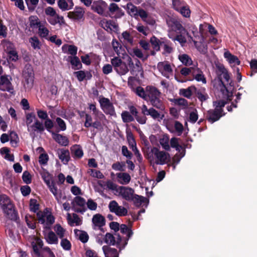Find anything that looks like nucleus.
<instances>
[{
    "label": "nucleus",
    "instance_id": "obj_1",
    "mask_svg": "<svg viewBox=\"0 0 257 257\" xmlns=\"http://www.w3.org/2000/svg\"><path fill=\"white\" fill-rule=\"evenodd\" d=\"M0 206L8 218L13 220L17 219V213L14 206L7 196L2 195L0 196Z\"/></svg>",
    "mask_w": 257,
    "mask_h": 257
},
{
    "label": "nucleus",
    "instance_id": "obj_2",
    "mask_svg": "<svg viewBox=\"0 0 257 257\" xmlns=\"http://www.w3.org/2000/svg\"><path fill=\"white\" fill-rule=\"evenodd\" d=\"M45 13L48 17L47 20L51 25L55 26L57 24H58L60 27L66 25L64 17L57 14L53 8L51 7L46 8L45 9Z\"/></svg>",
    "mask_w": 257,
    "mask_h": 257
},
{
    "label": "nucleus",
    "instance_id": "obj_3",
    "mask_svg": "<svg viewBox=\"0 0 257 257\" xmlns=\"http://www.w3.org/2000/svg\"><path fill=\"white\" fill-rule=\"evenodd\" d=\"M153 154V160L157 165H164L168 163L170 160L169 153L160 151L157 148L154 147L151 150Z\"/></svg>",
    "mask_w": 257,
    "mask_h": 257
},
{
    "label": "nucleus",
    "instance_id": "obj_4",
    "mask_svg": "<svg viewBox=\"0 0 257 257\" xmlns=\"http://www.w3.org/2000/svg\"><path fill=\"white\" fill-rule=\"evenodd\" d=\"M110 62L115 71L120 75H125L129 71L126 64L118 57H114Z\"/></svg>",
    "mask_w": 257,
    "mask_h": 257
},
{
    "label": "nucleus",
    "instance_id": "obj_5",
    "mask_svg": "<svg viewBox=\"0 0 257 257\" xmlns=\"http://www.w3.org/2000/svg\"><path fill=\"white\" fill-rule=\"evenodd\" d=\"M157 69L162 75L167 79H170L173 75V66L168 61L159 62Z\"/></svg>",
    "mask_w": 257,
    "mask_h": 257
},
{
    "label": "nucleus",
    "instance_id": "obj_6",
    "mask_svg": "<svg viewBox=\"0 0 257 257\" xmlns=\"http://www.w3.org/2000/svg\"><path fill=\"white\" fill-rule=\"evenodd\" d=\"M215 73L216 75L222 78H224L227 84H230L232 82L230 78V74L224 65L219 62L215 63Z\"/></svg>",
    "mask_w": 257,
    "mask_h": 257
},
{
    "label": "nucleus",
    "instance_id": "obj_7",
    "mask_svg": "<svg viewBox=\"0 0 257 257\" xmlns=\"http://www.w3.org/2000/svg\"><path fill=\"white\" fill-rule=\"evenodd\" d=\"M99 102L104 112L111 116H116L114 107L109 99L105 97L100 98Z\"/></svg>",
    "mask_w": 257,
    "mask_h": 257
},
{
    "label": "nucleus",
    "instance_id": "obj_8",
    "mask_svg": "<svg viewBox=\"0 0 257 257\" xmlns=\"http://www.w3.org/2000/svg\"><path fill=\"white\" fill-rule=\"evenodd\" d=\"M71 205L75 212L83 213L86 210L85 200L81 197H75L72 201Z\"/></svg>",
    "mask_w": 257,
    "mask_h": 257
},
{
    "label": "nucleus",
    "instance_id": "obj_9",
    "mask_svg": "<svg viewBox=\"0 0 257 257\" xmlns=\"http://www.w3.org/2000/svg\"><path fill=\"white\" fill-rule=\"evenodd\" d=\"M11 80L12 78L9 75H4L0 76V90L13 93L14 88Z\"/></svg>",
    "mask_w": 257,
    "mask_h": 257
},
{
    "label": "nucleus",
    "instance_id": "obj_10",
    "mask_svg": "<svg viewBox=\"0 0 257 257\" xmlns=\"http://www.w3.org/2000/svg\"><path fill=\"white\" fill-rule=\"evenodd\" d=\"M108 208L110 212L114 213L119 216H125L127 213V209L122 206L118 205L117 202L115 200L111 201L109 202Z\"/></svg>",
    "mask_w": 257,
    "mask_h": 257
},
{
    "label": "nucleus",
    "instance_id": "obj_11",
    "mask_svg": "<svg viewBox=\"0 0 257 257\" xmlns=\"http://www.w3.org/2000/svg\"><path fill=\"white\" fill-rule=\"evenodd\" d=\"M39 216V222L43 225V227L45 229H49L51 226L55 221L54 216L51 214H42L41 215L38 213Z\"/></svg>",
    "mask_w": 257,
    "mask_h": 257
},
{
    "label": "nucleus",
    "instance_id": "obj_12",
    "mask_svg": "<svg viewBox=\"0 0 257 257\" xmlns=\"http://www.w3.org/2000/svg\"><path fill=\"white\" fill-rule=\"evenodd\" d=\"M113 235L110 233H106L104 235V243L109 245H117V247L120 248L122 238L119 234Z\"/></svg>",
    "mask_w": 257,
    "mask_h": 257
},
{
    "label": "nucleus",
    "instance_id": "obj_13",
    "mask_svg": "<svg viewBox=\"0 0 257 257\" xmlns=\"http://www.w3.org/2000/svg\"><path fill=\"white\" fill-rule=\"evenodd\" d=\"M119 194L127 201H131L134 195V190L128 187L119 186L117 189Z\"/></svg>",
    "mask_w": 257,
    "mask_h": 257
},
{
    "label": "nucleus",
    "instance_id": "obj_14",
    "mask_svg": "<svg viewBox=\"0 0 257 257\" xmlns=\"http://www.w3.org/2000/svg\"><path fill=\"white\" fill-rule=\"evenodd\" d=\"M107 8V4L102 0L94 2L91 6L92 10L100 15H104Z\"/></svg>",
    "mask_w": 257,
    "mask_h": 257
},
{
    "label": "nucleus",
    "instance_id": "obj_15",
    "mask_svg": "<svg viewBox=\"0 0 257 257\" xmlns=\"http://www.w3.org/2000/svg\"><path fill=\"white\" fill-rule=\"evenodd\" d=\"M167 24L172 30L177 34H187L186 30L182 26L181 23L175 20H170L167 21Z\"/></svg>",
    "mask_w": 257,
    "mask_h": 257
},
{
    "label": "nucleus",
    "instance_id": "obj_16",
    "mask_svg": "<svg viewBox=\"0 0 257 257\" xmlns=\"http://www.w3.org/2000/svg\"><path fill=\"white\" fill-rule=\"evenodd\" d=\"M47 185L59 203H61L62 200L66 199V197L62 195L61 190L58 189L57 187L53 181Z\"/></svg>",
    "mask_w": 257,
    "mask_h": 257
},
{
    "label": "nucleus",
    "instance_id": "obj_17",
    "mask_svg": "<svg viewBox=\"0 0 257 257\" xmlns=\"http://www.w3.org/2000/svg\"><path fill=\"white\" fill-rule=\"evenodd\" d=\"M30 136L34 137L35 132H42L44 131V126L43 123L38 119H36L34 123H32L27 128Z\"/></svg>",
    "mask_w": 257,
    "mask_h": 257
},
{
    "label": "nucleus",
    "instance_id": "obj_18",
    "mask_svg": "<svg viewBox=\"0 0 257 257\" xmlns=\"http://www.w3.org/2000/svg\"><path fill=\"white\" fill-rule=\"evenodd\" d=\"M223 115L224 114H222V110L220 108H217L208 110L207 117L208 121L212 123L219 120Z\"/></svg>",
    "mask_w": 257,
    "mask_h": 257
},
{
    "label": "nucleus",
    "instance_id": "obj_19",
    "mask_svg": "<svg viewBox=\"0 0 257 257\" xmlns=\"http://www.w3.org/2000/svg\"><path fill=\"white\" fill-rule=\"evenodd\" d=\"M100 25L108 32L116 31L118 30V27L117 24L112 20H107L104 19L100 21Z\"/></svg>",
    "mask_w": 257,
    "mask_h": 257
},
{
    "label": "nucleus",
    "instance_id": "obj_20",
    "mask_svg": "<svg viewBox=\"0 0 257 257\" xmlns=\"http://www.w3.org/2000/svg\"><path fill=\"white\" fill-rule=\"evenodd\" d=\"M43 234L46 241L48 244H57L58 243V238L53 231L46 229L43 231Z\"/></svg>",
    "mask_w": 257,
    "mask_h": 257
},
{
    "label": "nucleus",
    "instance_id": "obj_21",
    "mask_svg": "<svg viewBox=\"0 0 257 257\" xmlns=\"http://www.w3.org/2000/svg\"><path fill=\"white\" fill-rule=\"evenodd\" d=\"M223 56L231 67L233 68L240 65V61L238 57L232 54L229 51H226L224 53Z\"/></svg>",
    "mask_w": 257,
    "mask_h": 257
},
{
    "label": "nucleus",
    "instance_id": "obj_22",
    "mask_svg": "<svg viewBox=\"0 0 257 257\" xmlns=\"http://www.w3.org/2000/svg\"><path fill=\"white\" fill-rule=\"evenodd\" d=\"M92 227L94 229H100L105 225L104 217L100 214H96L92 218Z\"/></svg>",
    "mask_w": 257,
    "mask_h": 257
},
{
    "label": "nucleus",
    "instance_id": "obj_23",
    "mask_svg": "<svg viewBox=\"0 0 257 257\" xmlns=\"http://www.w3.org/2000/svg\"><path fill=\"white\" fill-rule=\"evenodd\" d=\"M67 220L68 224L71 226H79L82 224V220L78 215L75 213L67 214Z\"/></svg>",
    "mask_w": 257,
    "mask_h": 257
},
{
    "label": "nucleus",
    "instance_id": "obj_24",
    "mask_svg": "<svg viewBox=\"0 0 257 257\" xmlns=\"http://www.w3.org/2000/svg\"><path fill=\"white\" fill-rule=\"evenodd\" d=\"M192 75L193 78L190 79V80L195 79L197 82H202L203 84H205L206 83V79L203 72L197 66L195 67L194 70L192 71Z\"/></svg>",
    "mask_w": 257,
    "mask_h": 257
},
{
    "label": "nucleus",
    "instance_id": "obj_25",
    "mask_svg": "<svg viewBox=\"0 0 257 257\" xmlns=\"http://www.w3.org/2000/svg\"><path fill=\"white\" fill-rule=\"evenodd\" d=\"M84 14V11L82 8L76 7L73 11L68 13L67 17L70 19L79 20L83 17Z\"/></svg>",
    "mask_w": 257,
    "mask_h": 257
},
{
    "label": "nucleus",
    "instance_id": "obj_26",
    "mask_svg": "<svg viewBox=\"0 0 257 257\" xmlns=\"http://www.w3.org/2000/svg\"><path fill=\"white\" fill-rule=\"evenodd\" d=\"M32 245L35 253L39 257H43L40 252V249L43 248V242L39 238L35 237L32 242Z\"/></svg>",
    "mask_w": 257,
    "mask_h": 257
},
{
    "label": "nucleus",
    "instance_id": "obj_27",
    "mask_svg": "<svg viewBox=\"0 0 257 257\" xmlns=\"http://www.w3.org/2000/svg\"><path fill=\"white\" fill-rule=\"evenodd\" d=\"M53 139L60 145L67 146L69 145V140L67 137L54 132H52Z\"/></svg>",
    "mask_w": 257,
    "mask_h": 257
},
{
    "label": "nucleus",
    "instance_id": "obj_28",
    "mask_svg": "<svg viewBox=\"0 0 257 257\" xmlns=\"http://www.w3.org/2000/svg\"><path fill=\"white\" fill-rule=\"evenodd\" d=\"M117 181L121 185L128 184L131 180L129 174L125 172H119L116 174Z\"/></svg>",
    "mask_w": 257,
    "mask_h": 257
},
{
    "label": "nucleus",
    "instance_id": "obj_29",
    "mask_svg": "<svg viewBox=\"0 0 257 257\" xmlns=\"http://www.w3.org/2000/svg\"><path fill=\"white\" fill-rule=\"evenodd\" d=\"M24 85L26 88L31 89L33 86L34 75L32 72H25L24 73Z\"/></svg>",
    "mask_w": 257,
    "mask_h": 257
},
{
    "label": "nucleus",
    "instance_id": "obj_30",
    "mask_svg": "<svg viewBox=\"0 0 257 257\" xmlns=\"http://www.w3.org/2000/svg\"><path fill=\"white\" fill-rule=\"evenodd\" d=\"M131 201H133L134 205L137 207L142 205H146L147 206L149 203V200L146 197L136 194H134Z\"/></svg>",
    "mask_w": 257,
    "mask_h": 257
},
{
    "label": "nucleus",
    "instance_id": "obj_31",
    "mask_svg": "<svg viewBox=\"0 0 257 257\" xmlns=\"http://www.w3.org/2000/svg\"><path fill=\"white\" fill-rule=\"evenodd\" d=\"M146 92L147 93V98L149 97V100L158 97H160L161 94L156 87L153 86H148L146 87Z\"/></svg>",
    "mask_w": 257,
    "mask_h": 257
},
{
    "label": "nucleus",
    "instance_id": "obj_32",
    "mask_svg": "<svg viewBox=\"0 0 257 257\" xmlns=\"http://www.w3.org/2000/svg\"><path fill=\"white\" fill-rule=\"evenodd\" d=\"M57 5L58 8L62 11H66L71 10L74 7V3L73 2H70L67 0H58L57 1Z\"/></svg>",
    "mask_w": 257,
    "mask_h": 257
},
{
    "label": "nucleus",
    "instance_id": "obj_33",
    "mask_svg": "<svg viewBox=\"0 0 257 257\" xmlns=\"http://www.w3.org/2000/svg\"><path fill=\"white\" fill-rule=\"evenodd\" d=\"M102 249L105 257H118L117 250L115 248H111L109 245H104Z\"/></svg>",
    "mask_w": 257,
    "mask_h": 257
},
{
    "label": "nucleus",
    "instance_id": "obj_34",
    "mask_svg": "<svg viewBox=\"0 0 257 257\" xmlns=\"http://www.w3.org/2000/svg\"><path fill=\"white\" fill-rule=\"evenodd\" d=\"M89 109L92 111L93 114L94 115L95 119H99L100 120H103L106 119L105 115L100 111L96 108L95 104H89Z\"/></svg>",
    "mask_w": 257,
    "mask_h": 257
},
{
    "label": "nucleus",
    "instance_id": "obj_35",
    "mask_svg": "<svg viewBox=\"0 0 257 257\" xmlns=\"http://www.w3.org/2000/svg\"><path fill=\"white\" fill-rule=\"evenodd\" d=\"M77 47L74 45L64 44L62 47V50L64 53L75 56L77 52Z\"/></svg>",
    "mask_w": 257,
    "mask_h": 257
},
{
    "label": "nucleus",
    "instance_id": "obj_36",
    "mask_svg": "<svg viewBox=\"0 0 257 257\" xmlns=\"http://www.w3.org/2000/svg\"><path fill=\"white\" fill-rule=\"evenodd\" d=\"M133 53L135 56L144 61L147 60L149 57V54L147 52H143L138 48H134L133 49Z\"/></svg>",
    "mask_w": 257,
    "mask_h": 257
},
{
    "label": "nucleus",
    "instance_id": "obj_37",
    "mask_svg": "<svg viewBox=\"0 0 257 257\" xmlns=\"http://www.w3.org/2000/svg\"><path fill=\"white\" fill-rule=\"evenodd\" d=\"M46 23L45 22H43L41 26H40V27L38 28V33L41 38L47 39L49 37L50 32L48 29L46 27Z\"/></svg>",
    "mask_w": 257,
    "mask_h": 257
},
{
    "label": "nucleus",
    "instance_id": "obj_38",
    "mask_svg": "<svg viewBox=\"0 0 257 257\" xmlns=\"http://www.w3.org/2000/svg\"><path fill=\"white\" fill-rule=\"evenodd\" d=\"M57 152L59 159L64 163H67L70 159L69 151L61 149L58 150Z\"/></svg>",
    "mask_w": 257,
    "mask_h": 257
},
{
    "label": "nucleus",
    "instance_id": "obj_39",
    "mask_svg": "<svg viewBox=\"0 0 257 257\" xmlns=\"http://www.w3.org/2000/svg\"><path fill=\"white\" fill-rule=\"evenodd\" d=\"M112 46L114 51L116 54L120 56L124 53V50L122 47L121 45L115 39H113L111 42Z\"/></svg>",
    "mask_w": 257,
    "mask_h": 257
},
{
    "label": "nucleus",
    "instance_id": "obj_40",
    "mask_svg": "<svg viewBox=\"0 0 257 257\" xmlns=\"http://www.w3.org/2000/svg\"><path fill=\"white\" fill-rule=\"evenodd\" d=\"M159 142L163 149L167 151L170 150V139L168 135H163L160 139Z\"/></svg>",
    "mask_w": 257,
    "mask_h": 257
},
{
    "label": "nucleus",
    "instance_id": "obj_41",
    "mask_svg": "<svg viewBox=\"0 0 257 257\" xmlns=\"http://www.w3.org/2000/svg\"><path fill=\"white\" fill-rule=\"evenodd\" d=\"M178 59L183 65L186 66H191L193 64L192 59L187 54H180L178 56Z\"/></svg>",
    "mask_w": 257,
    "mask_h": 257
},
{
    "label": "nucleus",
    "instance_id": "obj_42",
    "mask_svg": "<svg viewBox=\"0 0 257 257\" xmlns=\"http://www.w3.org/2000/svg\"><path fill=\"white\" fill-rule=\"evenodd\" d=\"M40 174L46 185H49L50 182L52 181V175L47 170L42 168L40 171Z\"/></svg>",
    "mask_w": 257,
    "mask_h": 257
},
{
    "label": "nucleus",
    "instance_id": "obj_43",
    "mask_svg": "<svg viewBox=\"0 0 257 257\" xmlns=\"http://www.w3.org/2000/svg\"><path fill=\"white\" fill-rule=\"evenodd\" d=\"M149 115H150L154 119L161 121L164 117V114L158 112L153 107L150 108Z\"/></svg>",
    "mask_w": 257,
    "mask_h": 257
},
{
    "label": "nucleus",
    "instance_id": "obj_44",
    "mask_svg": "<svg viewBox=\"0 0 257 257\" xmlns=\"http://www.w3.org/2000/svg\"><path fill=\"white\" fill-rule=\"evenodd\" d=\"M119 39L124 43L130 45H133V37L131 36L130 33L127 31H124L122 33Z\"/></svg>",
    "mask_w": 257,
    "mask_h": 257
},
{
    "label": "nucleus",
    "instance_id": "obj_45",
    "mask_svg": "<svg viewBox=\"0 0 257 257\" xmlns=\"http://www.w3.org/2000/svg\"><path fill=\"white\" fill-rule=\"evenodd\" d=\"M179 139L177 138H172L170 141V146L172 148H175L178 152H183L185 151V149L182 146L179 145Z\"/></svg>",
    "mask_w": 257,
    "mask_h": 257
},
{
    "label": "nucleus",
    "instance_id": "obj_46",
    "mask_svg": "<svg viewBox=\"0 0 257 257\" xmlns=\"http://www.w3.org/2000/svg\"><path fill=\"white\" fill-rule=\"evenodd\" d=\"M74 232L75 235L78 237L79 239L83 243H86L88 241L89 236L85 231L75 229Z\"/></svg>",
    "mask_w": 257,
    "mask_h": 257
},
{
    "label": "nucleus",
    "instance_id": "obj_47",
    "mask_svg": "<svg viewBox=\"0 0 257 257\" xmlns=\"http://www.w3.org/2000/svg\"><path fill=\"white\" fill-rule=\"evenodd\" d=\"M150 101L154 107L159 109L160 110L163 111L165 110V106L161 100L160 97L152 99Z\"/></svg>",
    "mask_w": 257,
    "mask_h": 257
},
{
    "label": "nucleus",
    "instance_id": "obj_48",
    "mask_svg": "<svg viewBox=\"0 0 257 257\" xmlns=\"http://www.w3.org/2000/svg\"><path fill=\"white\" fill-rule=\"evenodd\" d=\"M72 68L74 70L79 69L82 67V64L78 57L77 56H69L68 57Z\"/></svg>",
    "mask_w": 257,
    "mask_h": 257
},
{
    "label": "nucleus",
    "instance_id": "obj_49",
    "mask_svg": "<svg viewBox=\"0 0 257 257\" xmlns=\"http://www.w3.org/2000/svg\"><path fill=\"white\" fill-rule=\"evenodd\" d=\"M196 94L197 98L201 102L205 101L209 98V96L206 93L205 89L204 88L197 90L196 92Z\"/></svg>",
    "mask_w": 257,
    "mask_h": 257
},
{
    "label": "nucleus",
    "instance_id": "obj_50",
    "mask_svg": "<svg viewBox=\"0 0 257 257\" xmlns=\"http://www.w3.org/2000/svg\"><path fill=\"white\" fill-rule=\"evenodd\" d=\"M71 150L74 157L76 158H80L83 155V151L79 145H75L73 146L71 148Z\"/></svg>",
    "mask_w": 257,
    "mask_h": 257
},
{
    "label": "nucleus",
    "instance_id": "obj_51",
    "mask_svg": "<svg viewBox=\"0 0 257 257\" xmlns=\"http://www.w3.org/2000/svg\"><path fill=\"white\" fill-rule=\"evenodd\" d=\"M54 230L57 237H59L60 238L62 239L65 236L66 230L59 224H57L55 225Z\"/></svg>",
    "mask_w": 257,
    "mask_h": 257
},
{
    "label": "nucleus",
    "instance_id": "obj_52",
    "mask_svg": "<svg viewBox=\"0 0 257 257\" xmlns=\"http://www.w3.org/2000/svg\"><path fill=\"white\" fill-rule=\"evenodd\" d=\"M196 88L194 86L189 87L186 89H181L180 90V94L189 98L192 95V92L193 90H195Z\"/></svg>",
    "mask_w": 257,
    "mask_h": 257
},
{
    "label": "nucleus",
    "instance_id": "obj_53",
    "mask_svg": "<svg viewBox=\"0 0 257 257\" xmlns=\"http://www.w3.org/2000/svg\"><path fill=\"white\" fill-rule=\"evenodd\" d=\"M2 155H5L4 158L9 161H14V156L13 154L10 153V150L6 147L2 148L0 150Z\"/></svg>",
    "mask_w": 257,
    "mask_h": 257
},
{
    "label": "nucleus",
    "instance_id": "obj_54",
    "mask_svg": "<svg viewBox=\"0 0 257 257\" xmlns=\"http://www.w3.org/2000/svg\"><path fill=\"white\" fill-rule=\"evenodd\" d=\"M177 12L184 17L189 18L190 16L191 11L186 4H184Z\"/></svg>",
    "mask_w": 257,
    "mask_h": 257
},
{
    "label": "nucleus",
    "instance_id": "obj_55",
    "mask_svg": "<svg viewBox=\"0 0 257 257\" xmlns=\"http://www.w3.org/2000/svg\"><path fill=\"white\" fill-rule=\"evenodd\" d=\"M30 25L32 28L38 29L43 23H41L37 16H31L29 18Z\"/></svg>",
    "mask_w": 257,
    "mask_h": 257
},
{
    "label": "nucleus",
    "instance_id": "obj_56",
    "mask_svg": "<svg viewBox=\"0 0 257 257\" xmlns=\"http://www.w3.org/2000/svg\"><path fill=\"white\" fill-rule=\"evenodd\" d=\"M127 10L128 13L132 16L135 18H137V14L138 13L139 9L132 4H127Z\"/></svg>",
    "mask_w": 257,
    "mask_h": 257
},
{
    "label": "nucleus",
    "instance_id": "obj_57",
    "mask_svg": "<svg viewBox=\"0 0 257 257\" xmlns=\"http://www.w3.org/2000/svg\"><path fill=\"white\" fill-rule=\"evenodd\" d=\"M121 116L123 122L127 123L134 120V116L128 111H122Z\"/></svg>",
    "mask_w": 257,
    "mask_h": 257
},
{
    "label": "nucleus",
    "instance_id": "obj_58",
    "mask_svg": "<svg viewBox=\"0 0 257 257\" xmlns=\"http://www.w3.org/2000/svg\"><path fill=\"white\" fill-rule=\"evenodd\" d=\"M212 84L213 87L217 89H222L223 87H225L222 78L218 77L217 76L216 78H214L212 81Z\"/></svg>",
    "mask_w": 257,
    "mask_h": 257
},
{
    "label": "nucleus",
    "instance_id": "obj_59",
    "mask_svg": "<svg viewBox=\"0 0 257 257\" xmlns=\"http://www.w3.org/2000/svg\"><path fill=\"white\" fill-rule=\"evenodd\" d=\"M162 42L154 36L152 37L150 39V42L153 46V49L157 51H159L160 47H161Z\"/></svg>",
    "mask_w": 257,
    "mask_h": 257
},
{
    "label": "nucleus",
    "instance_id": "obj_60",
    "mask_svg": "<svg viewBox=\"0 0 257 257\" xmlns=\"http://www.w3.org/2000/svg\"><path fill=\"white\" fill-rule=\"evenodd\" d=\"M32 47L35 50H39L41 48V43L37 37H31L29 39Z\"/></svg>",
    "mask_w": 257,
    "mask_h": 257
},
{
    "label": "nucleus",
    "instance_id": "obj_61",
    "mask_svg": "<svg viewBox=\"0 0 257 257\" xmlns=\"http://www.w3.org/2000/svg\"><path fill=\"white\" fill-rule=\"evenodd\" d=\"M119 229L120 232L124 234H126L127 238V240H128L130 237L132 235L133 232L131 229L125 224H121L120 226Z\"/></svg>",
    "mask_w": 257,
    "mask_h": 257
},
{
    "label": "nucleus",
    "instance_id": "obj_62",
    "mask_svg": "<svg viewBox=\"0 0 257 257\" xmlns=\"http://www.w3.org/2000/svg\"><path fill=\"white\" fill-rule=\"evenodd\" d=\"M161 47L163 49L165 53H171L173 51L171 43L168 41H162Z\"/></svg>",
    "mask_w": 257,
    "mask_h": 257
},
{
    "label": "nucleus",
    "instance_id": "obj_63",
    "mask_svg": "<svg viewBox=\"0 0 257 257\" xmlns=\"http://www.w3.org/2000/svg\"><path fill=\"white\" fill-rule=\"evenodd\" d=\"M194 45L197 50L202 54H205L207 52V45L202 42H194Z\"/></svg>",
    "mask_w": 257,
    "mask_h": 257
},
{
    "label": "nucleus",
    "instance_id": "obj_64",
    "mask_svg": "<svg viewBox=\"0 0 257 257\" xmlns=\"http://www.w3.org/2000/svg\"><path fill=\"white\" fill-rule=\"evenodd\" d=\"M112 169L115 171H124L125 170V165L123 162H117L112 165Z\"/></svg>",
    "mask_w": 257,
    "mask_h": 257
}]
</instances>
